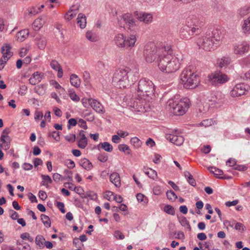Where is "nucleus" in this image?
<instances>
[{
    "instance_id": "62",
    "label": "nucleus",
    "mask_w": 250,
    "mask_h": 250,
    "mask_svg": "<svg viewBox=\"0 0 250 250\" xmlns=\"http://www.w3.org/2000/svg\"><path fill=\"white\" fill-rule=\"evenodd\" d=\"M65 139L69 141L73 142L75 141L76 136L75 134H70L65 136Z\"/></svg>"
},
{
    "instance_id": "25",
    "label": "nucleus",
    "mask_w": 250,
    "mask_h": 250,
    "mask_svg": "<svg viewBox=\"0 0 250 250\" xmlns=\"http://www.w3.org/2000/svg\"><path fill=\"white\" fill-rule=\"evenodd\" d=\"M50 66L53 69L58 71L57 76L59 78H62L63 76L62 69L57 61L55 60L52 61L50 62Z\"/></svg>"
},
{
    "instance_id": "17",
    "label": "nucleus",
    "mask_w": 250,
    "mask_h": 250,
    "mask_svg": "<svg viewBox=\"0 0 250 250\" xmlns=\"http://www.w3.org/2000/svg\"><path fill=\"white\" fill-rule=\"evenodd\" d=\"M89 106L97 113L103 114L105 113L104 105L97 99L92 98L89 101Z\"/></svg>"
},
{
    "instance_id": "41",
    "label": "nucleus",
    "mask_w": 250,
    "mask_h": 250,
    "mask_svg": "<svg viewBox=\"0 0 250 250\" xmlns=\"http://www.w3.org/2000/svg\"><path fill=\"white\" fill-rule=\"evenodd\" d=\"M41 219L46 227L49 228L51 227V221L48 216L42 214L41 215Z\"/></svg>"
},
{
    "instance_id": "51",
    "label": "nucleus",
    "mask_w": 250,
    "mask_h": 250,
    "mask_svg": "<svg viewBox=\"0 0 250 250\" xmlns=\"http://www.w3.org/2000/svg\"><path fill=\"white\" fill-rule=\"evenodd\" d=\"M50 84L53 86L56 89L60 90V92H63L65 91L64 89L56 81H51L50 82Z\"/></svg>"
},
{
    "instance_id": "45",
    "label": "nucleus",
    "mask_w": 250,
    "mask_h": 250,
    "mask_svg": "<svg viewBox=\"0 0 250 250\" xmlns=\"http://www.w3.org/2000/svg\"><path fill=\"white\" fill-rule=\"evenodd\" d=\"M210 243L209 242H199L198 246L201 250H210Z\"/></svg>"
},
{
    "instance_id": "15",
    "label": "nucleus",
    "mask_w": 250,
    "mask_h": 250,
    "mask_svg": "<svg viewBox=\"0 0 250 250\" xmlns=\"http://www.w3.org/2000/svg\"><path fill=\"white\" fill-rule=\"evenodd\" d=\"M9 133V129H4L0 138V145H1L2 148L5 150L9 149L10 147L11 139L8 136Z\"/></svg>"
},
{
    "instance_id": "23",
    "label": "nucleus",
    "mask_w": 250,
    "mask_h": 250,
    "mask_svg": "<svg viewBox=\"0 0 250 250\" xmlns=\"http://www.w3.org/2000/svg\"><path fill=\"white\" fill-rule=\"evenodd\" d=\"M241 29L244 34L246 35L250 34V16L243 21Z\"/></svg>"
},
{
    "instance_id": "54",
    "label": "nucleus",
    "mask_w": 250,
    "mask_h": 250,
    "mask_svg": "<svg viewBox=\"0 0 250 250\" xmlns=\"http://www.w3.org/2000/svg\"><path fill=\"white\" fill-rule=\"evenodd\" d=\"M87 145V139H80L78 143L79 147L83 149Z\"/></svg>"
},
{
    "instance_id": "49",
    "label": "nucleus",
    "mask_w": 250,
    "mask_h": 250,
    "mask_svg": "<svg viewBox=\"0 0 250 250\" xmlns=\"http://www.w3.org/2000/svg\"><path fill=\"white\" fill-rule=\"evenodd\" d=\"M20 237L23 240H28L29 242H32L33 241V238L31 236L30 234L28 232H24L20 235Z\"/></svg>"
},
{
    "instance_id": "40",
    "label": "nucleus",
    "mask_w": 250,
    "mask_h": 250,
    "mask_svg": "<svg viewBox=\"0 0 250 250\" xmlns=\"http://www.w3.org/2000/svg\"><path fill=\"white\" fill-rule=\"evenodd\" d=\"M229 59L225 57L222 58L218 61V66L221 68L226 67L229 63Z\"/></svg>"
},
{
    "instance_id": "10",
    "label": "nucleus",
    "mask_w": 250,
    "mask_h": 250,
    "mask_svg": "<svg viewBox=\"0 0 250 250\" xmlns=\"http://www.w3.org/2000/svg\"><path fill=\"white\" fill-rule=\"evenodd\" d=\"M135 22L132 15L130 13L123 15L118 20V23L120 27H125L126 26L129 30H132L135 26Z\"/></svg>"
},
{
    "instance_id": "55",
    "label": "nucleus",
    "mask_w": 250,
    "mask_h": 250,
    "mask_svg": "<svg viewBox=\"0 0 250 250\" xmlns=\"http://www.w3.org/2000/svg\"><path fill=\"white\" fill-rule=\"evenodd\" d=\"M213 123V121L211 119H207L203 121L201 123L200 125L201 126H205V127L210 126Z\"/></svg>"
},
{
    "instance_id": "46",
    "label": "nucleus",
    "mask_w": 250,
    "mask_h": 250,
    "mask_svg": "<svg viewBox=\"0 0 250 250\" xmlns=\"http://www.w3.org/2000/svg\"><path fill=\"white\" fill-rule=\"evenodd\" d=\"M164 210L167 213L174 215L175 214V210L173 207L170 205H166L164 208Z\"/></svg>"
},
{
    "instance_id": "39",
    "label": "nucleus",
    "mask_w": 250,
    "mask_h": 250,
    "mask_svg": "<svg viewBox=\"0 0 250 250\" xmlns=\"http://www.w3.org/2000/svg\"><path fill=\"white\" fill-rule=\"evenodd\" d=\"M101 147L107 152H111L113 150L112 146L108 142L102 143L98 145V147Z\"/></svg>"
},
{
    "instance_id": "9",
    "label": "nucleus",
    "mask_w": 250,
    "mask_h": 250,
    "mask_svg": "<svg viewBox=\"0 0 250 250\" xmlns=\"http://www.w3.org/2000/svg\"><path fill=\"white\" fill-rule=\"evenodd\" d=\"M187 24L188 27L192 26L189 30L192 37L194 34L197 35L201 33V28L203 24L195 16L189 17L187 19Z\"/></svg>"
},
{
    "instance_id": "22",
    "label": "nucleus",
    "mask_w": 250,
    "mask_h": 250,
    "mask_svg": "<svg viewBox=\"0 0 250 250\" xmlns=\"http://www.w3.org/2000/svg\"><path fill=\"white\" fill-rule=\"evenodd\" d=\"M110 181L117 188L121 186L120 176L117 172H113L109 177Z\"/></svg>"
},
{
    "instance_id": "36",
    "label": "nucleus",
    "mask_w": 250,
    "mask_h": 250,
    "mask_svg": "<svg viewBox=\"0 0 250 250\" xmlns=\"http://www.w3.org/2000/svg\"><path fill=\"white\" fill-rule=\"evenodd\" d=\"M39 11L34 7H31L27 8L24 12L25 16H32L37 15Z\"/></svg>"
},
{
    "instance_id": "50",
    "label": "nucleus",
    "mask_w": 250,
    "mask_h": 250,
    "mask_svg": "<svg viewBox=\"0 0 250 250\" xmlns=\"http://www.w3.org/2000/svg\"><path fill=\"white\" fill-rule=\"evenodd\" d=\"M166 194L167 199L170 201H174L177 198V195L171 190L167 191Z\"/></svg>"
},
{
    "instance_id": "57",
    "label": "nucleus",
    "mask_w": 250,
    "mask_h": 250,
    "mask_svg": "<svg viewBox=\"0 0 250 250\" xmlns=\"http://www.w3.org/2000/svg\"><path fill=\"white\" fill-rule=\"evenodd\" d=\"M27 90V87L25 85H22L20 86V90L19 91V94L21 95H24Z\"/></svg>"
},
{
    "instance_id": "32",
    "label": "nucleus",
    "mask_w": 250,
    "mask_h": 250,
    "mask_svg": "<svg viewBox=\"0 0 250 250\" xmlns=\"http://www.w3.org/2000/svg\"><path fill=\"white\" fill-rule=\"evenodd\" d=\"M34 90L38 95H43L46 92V86L43 84L38 85L34 87Z\"/></svg>"
},
{
    "instance_id": "34",
    "label": "nucleus",
    "mask_w": 250,
    "mask_h": 250,
    "mask_svg": "<svg viewBox=\"0 0 250 250\" xmlns=\"http://www.w3.org/2000/svg\"><path fill=\"white\" fill-rule=\"evenodd\" d=\"M45 241V238L42 235H38L36 237V244L40 249H43L44 248Z\"/></svg>"
},
{
    "instance_id": "58",
    "label": "nucleus",
    "mask_w": 250,
    "mask_h": 250,
    "mask_svg": "<svg viewBox=\"0 0 250 250\" xmlns=\"http://www.w3.org/2000/svg\"><path fill=\"white\" fill-rule=\"evenodd\" d=\"M90 99H92V98H82L81 102L83 105L84 107H87L88 105H89V101Z\"/></svg>"
},
{
    "instance_id": "4",
    "label": "nucleus",
    "mask_w": 250,
    "mask_h": 250,
    "mask_svg": "<svg viewBox=\"0 0 250 250\" xmlns=\"http://www.w3.org/2000/svg\"><path fill=\"white\" fill-rule=\"evenodd\" d=\"M190 105L189 99L187 98L180 99L175 96L169 99L167 106L175 115H183L188 110Z\"/></svg>"
},
{
    "instance_id": "37",
    "label": "nucleus",
    "mask_w": 250,
    "mask_h": 250,
    "mask_svg": "<svg viewBox=\"0 0 250 250\" xmlns=\"http://www.w3.org/2000/svg\"><path fill=\"white\" fill-rule=\"evenodd\" d=\"M250 13V7L244 6L241 7L238 11V14L241 17H244Z\"/></svg>"
},
{
    "instance_id": "5",
    "label": "nucleus",
    "mask_w": 250,
    "mask_h": 250,
    "mask_svg": "<svg viewBox=\"0 0 250 250\" xmlns=\"http://www.w3.org/2000/svg\"><path fill=\"white\" fill-rule=\"evenodd\" d=\"M200 82L198 75L190 67L185 68L180 76V83L187 89L196 87Z\"/></svg>"
},
{
    "instance_id": "53",
    "label": "nucleus",
    "mask_w": 250,
    "mask_h": 250,
    "mask_svg": "<svg viewBox=\"0 0 250 250\" xmlns=\"http://www.w3.org/2000/svg\"><path fill=\"white\" fill-rule=\"evenodd\" d=\"M153 192L154 194L159 195L163 193L162 188L160 186L156 185L153 188Z\"/></svg>"
},
{
    "instance_id": "60",
    "label": "nucleus",
    "mask_w": 250,
    "mask_h": 250,
    "mask_svg": "<svg viewBox=\"0 0 250 250\" xmlns=\"http://www.w3.org/2000/svg\"><path fill=\"white\" fill-rule=\"evenodd\" d=\"M60 133L58 131H54L52 133V137L56 141H60Z\"/></svg>"
},
{
    "instance_id": "61",
    "label": "nucleus",
    "mask_w": 250,
    "mask_h": 250,
    "mask_svg": "<svg viewBox=\"0 0 250 250\" xmlns=\"http://www.w3.org/2000/svg\"><path fill=\"white\" fill-rule=\"evenodd\" d=\"M57 207H58V208L60 210V211L62 213H64L65 212V210L64 208V205L63 203L60 202H58L57 203Z\"/></svg>"
},
{
    "instance_id": "8",
    "label": "nucleus",
    "mask_w": 250,
    "mask_h": 250,
    "mask_svg": "<svg viewBox=\"0 0 250 250\" xmlns=\"http://www.w3.org/2000/svg\"><path fill=\"white\" fill-rule=\"evenodd\" d=\"M165 50L164 53L159 57L157 66L160 70L163 72L166 73L167 70L165 67L169 65V62L171 60L173 51L170 45L165 46Z\"/></svg>"
},
{
    "instance_id": "13",
    "label": "nucleus",
    "mask_w": 250,
    "mask_h": 250,
    "mask_svg": "<svg viewBox=\"0 0 250 250\" xmlns=\"http://www.w3.org/2000/svg\"><path fill=\"white\" fill-rule=\"evenodd\" d=\"M250 44L245 41L238 42L233 44V51L235 55L242 56L249 52Z\"/></svg>"
},
{
    "instance_id": "24",
    "label": "nucleus",
    "mask_w": 250,
    "mask_h": 250,
    "mask_svg": "<svg viewBox=\"0 0 250 250\" xmlns=\"http://www.w3.org/2000/svg\"><path fill=\"white\" fill-rule=\"evenodd\" d=\"M180 37L185 40H188L192 38L189 30L187 27L181 28L179 31Z\"/></svg>"
},
{
    "instance_id": "28",
    "label": "nucleus",
    "mask_w": 250,
    "mask_h": 250,
    "mask_svg": "<svg viewBox=\"0 0 250 250\" xmlns=\"http://www.w3.org/2000/svg\"><path fill=\"white\" fill-rule=\"evenodd\" d=\"M78 12V8H71L65 14L64 17L67 21H70L73 19Z\"/></svg>"
},
{
    "instance_id": "56",
    "label": "nucleus",
    "mask_w": 250,
    "mask_h": 250,
    "mask_svg": "<svg viewBox=\"0 0 250 250\" xmlns=\"http://www.w3.org/2000/svg\"><path fill=\"white\" fill-rule=\"evenodd\" d=\"M114 236L117 239H123L125 238V236L123 233L119 230H116L114 232Z\"/></svg>"
},
{
    "instance_id": "18",
    "label": "nucleus",
    "mask_w": 250,
    "mask_h": 250,
    "mask_svg": "<svg viewBox=\"0 0 250 250\" xmlns=\"http://www.w3.org/2000/svg\"><path fill=\"white\" fill-rule=\"evenodd\" d=\"M136 17L139 21L143 22L146 24H150L153 21V16L151 13L140 12L136 14Z\"/></svg>"
},
{
    "instance_id": "63",
    "label": "nucleus",
    "mask_w": 250,
    "mask_h": 250,
    "mask_svg": "<svg viewBox=\"0 0 250 250\" xmlns=\"http://www.w3.org/2000/svg\"><path fill=\"white\" fill-rule=\"evenodd\" d=\"M236 161L234 159L230 158L229 159L226 163V165L229 167H233L236 165Z\"/></svg>"
},
{
    "instance_id": "12",
    "label": "nucleus",
    "mask_w": 250,
    "mask_h": 250,
    "mask_svg": "<svg viewBox=\"0 0 250 250\" xmlns=\"http://www.w3.org/2000/svg\"><path fill=\"white\" fill-rule=\"evenodd\" d=\"M210 82L213 85L223 84L227 82L229 80L228 76L221 72H215L208 76Z\"/></svg>"
},
{
    "instance_id": "27",
    "label": "nucleus",
    "mask_w": 250,
    "mask_h": 250,
    "mask_svg": "<svg viewBox=\"0 0 250 250\" xmlns=\"http://www.w3.org/2000/svg\"><path fill=\"white\" fill-rule=\"evenodd\" d=\"M77 21V23L81 28L83 29L86 27V19L84 14L82 13L79 14L78 16Z\"/></svg>"
},
{
    "instance_id": "2",
    "label": "nucleus",
    "mask_w": 250,
    "mask_h": 250,
    "mask_svg": "<svg viewBox=\"0 0 250 250\" xmlns=\"http://www.w3.org/2000/svg\"><path fill=\"white\" fill-rule=\"evenodd\" d=\"M220 40V31L215 29L212 31L211 35L206 34L199 37L196 43L199 48L207 51H211L217 47Z\"/></svg>"
},
{
    "instance_id": "19",
    "label": "nucleus",
    "mask_w": 250,
    "mask_h": 250,
    "mask_svg": "<svg viewBox=\"0 0 250 250\" xmlns=\"http://www.w3.org/2000/svg\"><path fill=\"white\" fill-rule=\"evenodd\" d=\"M167 138L172 143L177 146L181 145L184 141V139L183 136L177 134H167Z\"/></svg>"
},
{
    "instance_id": "3",
    "label": "nucleus",
    "mask_w": 250,
    "mask_h": 250,
    "mask_svg": "<svg viewBox=\"0 0 250 250\" xmlns=\"http://www.w3.org/2000/svg\"><path fill=\"white\" fill-rule=\"evenodd\" d=\"M165 46L160 42H149L145 46L144 55L146 62L147 63L156 62L157 64L161 56L165 50Z\"/></svg>"
},
{
    "instance_id": "42",
    "label": "nucleus",
    "mask_w": 250,
    "mask_h": 250,
    "mask_svg": "<svg viewBox=\"0 0 250 250\" xmlns=\"http://www.w3.org/2000/svg\"><path fill=\"white\" fill-rule=\"evenodd\" d=\"M41 177L42 180L41 184L42 186H47L48 184L52 183V180L48 175L42 174Z\"/></svg>"
},
{
    "instance_id": "7",
    "label": "nucleus",
    "mask_w": 250,
    "mask_h": 250,
    "mask_svg": "<svg viewBox=\"0 0 250 250\" xmlns=\"http://www.w3.org/2000/svg\"><path fill=\"white\" fill-rule=\"evenodd\" d=\"M116 45L123 49H131L135 46L137 41L136 35L131 34L127 37H125L123 34H117L114 39Z\"/></svg>"
},
{
    "instance_id": "11",
    "label": "nucleus",
    "mask_w": 250,
    "mask_h": 250,
    "mask_svg": "<svg viewBox=\"0 0 250 250\" xmlns=\"http://www.w3.org/2000/svg\"><path fill=\"white\" fill-rule=\"evenodd\" d=\"M182 61V58L178 54H172L171 60L169 62V65L167 68V67H165L166 70H167L166 73H173L178 70L180 68Z\"/></svg>"
},
{
    "instance_id": "33",
    "label": "nucleus",
    "mask_w": 250,
    "mask_h": 250,
    "mask_svg": "<svg viewBox=\"0 0 250 250\" xmlns=\"http://www.w3.org/2000/svg\"><path fill=\"white\" fill-rule=\"evenodd\" d=\"M208 170L210 171V172L214 174V175L217 177L219 178H224V177H222V175L223 174V172L222 170L214 167H209Z\"/></svg>"
},
{
    "instance_id": "44",
    "label": "nucleus",
    "mask_w": 250,
    "mask_h": 250,
    "mask_svg": "<svg viewBox=\"0 0 250 250\" xmlns=\"http://www.w3.org/2000/svg\"><path fill=\"white\" fill-rule=\"evenodd\" d=\"M69 96L70 99L75 102H78L80 98L76 94L75 92L73 89H69L68 90Z\"/></svg>"
},
{
    "instance_id": "20",
    "label": "nucleus",
    "mask_w": 250,
    "mask_h": 250,
    "mask_svg": "<svg viewBox=\"0 0 250 250\" xmlns=\"http://www.w3.org/2000/svg\"><path fill=\"white\" fill-rule=\"evenodd\" d=\"M43 73L39 72H34L29 80V83L32 85H35L40 83L43 77Z\"/></svg>"
},
{
    "instance_id": "21",
    "label": "nucleus",
    "mask_w": 250,
    "mask_h": 250,
    "mask_svg": "<svg viewBox=\"0 0 250 250\" xmlns=\"http://www.w3.org/2000/svg\"><path fill=\"white\" fill-rule=\"evenodd\" d=\"M45 22V21L44 18L42 17H38L34 21L32 28L34 31H39L43 27Z\"/></svg>"
},
{
    "instance_id": "48",
    "label": "nucleus",
    "mask_w": 250,
    "mask_h": 250,
    "mask_svg": "<svg viewBox=\"0 0 250 250\" xmlns=\"http://www.w3.org/2000/svg\"><path fill=\"white\" fill-rule=\"evenodd\" d=\"M118 149L120 151H123L127 154H130V149L128 146L125 144H120L118 146Z\"/></svg>"
},
{
    "instance_id": "43",
    "label": "nucleus",
    "mask_w": 250,
    "mask_h": 250,
    "mask_svg": "<svg viewBox=\"0 0 250 250\" xmlns=\"http://www.w3.org/2000/svg\"><path fill=\"white\" fill-rule=\"evenodd\" d=\"M37 44L40 49H43L46 44V41L44 38H40L37 39Z\"/></svg>"
},
{
    "instance_id": "35",
    "label": "nucleus",
    "mask_w": 250,
    "mask_h": 250,
    "mask_svg": "<svg viewBox=\"0 0 250 250\" xmlns=\"http://www.w3.org/2000/svg\"><path fill=\"white\" fill-rule=\"evenodd\" d=\"M86 38L90 42H97L99 40L98 36L94 33L91 31H87L85 34Z\"/></svg>"
},
{
    "instance_id": "52",
    "label": "nucleus",
    "mask_w": 250,
    "mask_h": 250,
    "mask_svg": "<svg viewBox=\"0 0 250 250\" xmlns=\"http://www.w3.org/2000/svg\"><path fill=\"white\" fill-rule=\"evenodd\" d=\"M131 143L137 147L141 146L142 142L137 137H133L130 140Z\"/></svg>"
},
{
    "instance_id": "59",
    "label": "nucleus",
    "mask_w": 250,
    "mask_h": 250,
    "mask_svg": "<svg viewBox=\"0 0 250 250\" xmlns=\"http://www.w3.org/2000/svg\"><path fill=\"white\" fill-rule=\"evenodd\" d=\"M62 176L58 173H54L53 175V179L54 181L57 183L62 180Z\"/></svg>"
},
{
    "instance_id": "29",
    "label": "nucleus",
    "mask_w": 250,
    "mask_h": 250,
    "mask_svg": "<svg viewBox=\"0 0 250 250\" xmlns=\"http://www.w3.org/2000/svg\"><path fill=\"white\" fill-rule=\"evenodd\" d=\"M144 172L149 178L153 180L158 177L157 172L152 168L144 167Z\"/></svg>"
},
{
    "instance_id": "38",
    "label": "nucleus",
    "mask_w": 250,
    "mask_h": 250,
    "mask_svg": "<svg viewBox=\"0 0 250 250\" xmlns=\"http://www.w3.org/2000/svg\"><path fill=\"white\" fill-rule=\"evenodd\" d=\"M17 245L19 246V249L20 250H30L31 247L30 245L25 242H24L23 241H20L19 240L17 241Z\"/></svg>"
},
{
    "instance_id": "16",
    "label": "nucleus",
    "mask_w": 250,
    "mask_h": 250,
    "mask_svg": "<svg viewBox=\"0 0 250 250\" xmlns=\"http://www.w3.org/2000/svg\"><path fill=\"white\" fill-rule=\"evenodd\" d=\"M246 91V85L244 83L236 84L230 92L232 97H237L244 95Z\"/></svg>"
},
{
    "instance_id": "47",
    "label": "nucleus",
    "mask_w": 250,
    "mask_h": 250,
    "mask_svg": "<svg viewBox=\"0 0 250 250\" xmlns=\"http://www.w3.org/2000/svg\"><path fill=\"white\" fill-rule=\"evenodd\" d=\"M136 198L139 202H143L144 204H147L148 203L147 197L142 193H138L136 195Z\"/></svg>"
},
{
    "instance_id": "6",
    "label": "nucleus",
    "mask_w": 250,
    "mask_h": 250,
    "mask_svg": "<svg viewBox=\"0 0 250 250\" xmlns=\"http://www.w3.org/2000/svg\"><path fill=\"white\" fill-rule=\"evenodd\" d=\"M154 85L152 81L146 78L140 80L137 93L141 99L149 102L154 97Z\"/></svg>"
},
{
    "instance_id": "30",
    "label": "nucleus",
    "mask_w": 250,
    "mask_h": 250,
    "mask_svg": "<svg viewBox=\"0 0 250 250\" xmlns=\"http://www.w3.org/2000/svg\"><path fill=\"white\" fill-rule=\"evenodd\" d=\"M79 164L83 168L87 170H90L92 167V163L86 158L82 159L79 162Z\"/></svg>"
},
{
    "instance_id": "26",
    "label": "nucleus",
    "mask_w": 250,
    "mask_h": 250,
    "mask_svg": "<svg viewBox=\"0 0 250 250\" xmlns=\"http://www.w3.org/2000/svg\"><path fill=\"white\" fill-rule=\"evenodd\" d=\"M29 32L28 29H23L18 32L16 36V40L23 42L28 36Z\"/></svg>"
},
{
    "instance_id": "1",
    "label": "nucleus",
    "mask_w": 250,
    "mask_h": 250,
    "mask_svg": "<svg viewBox=\"0 0 250 250\" xmlns=\"http://www.w3.org/2000/svg\"><path fill=\"white\" fill-rule=\"evenodd\" d=\"M139 76L138 70L134 67H123L115 72L113 81L120 88H125L133 83Z\"/></svg>"
},
{
    "instance_id": "64",
    "label": "nucleus",
    "mask_w": 250,
    "mask_h": 250,
    "mask_svg": "<svg viewBox=\"0 0 250 250\" xmlns=\"http://www.w3.org/2000/svg\"><path fill=\"white\" fill-rule=\"evenodd\" d=\"M43 116V113L41 111H36L35 114V119L36 120H41Z\"/></svg>"
},
{
    "instance_id": "14",
    "label": "nucleus",
    "mask_w": 250,
    "mask_h": 250,
    "mask_svg": "<svg viewBox=\"0 0 250 250\" xmlns=\"http://www.w3.org/2000/svg\"><path fill=\"white\" fill-rule=\"evenodd\" d=\"M11 46L7 44L3 45L1 48L2 56L0 59V70H2L8 60L12 56L13 53L11 51Z\"/></svg>"
},
{
    "instance_id": "31",
    "label": "nucleus",
    "mask_w": 250,
    "mask_h": 250,
    "mask_svg": "<svg viewBox=\"0 0 250 250\" xmlns=\"http://www.w3.org/2000/svg\"><path fill=\"white\" fill-rule=\"evenodd\" d=\"M70 82L71 85L76 87H79L81 83V80L76 74H72L70 76Z\"/></svg>"
}]
</instances>
